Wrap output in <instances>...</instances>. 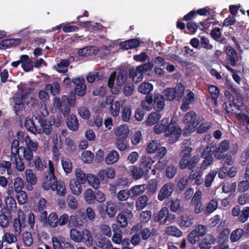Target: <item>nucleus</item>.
<instances>
[{
	"label": "nucleus",
	"mask_w": 249,
	"mask_h": 249,
	"mask_svg": "<svg viewBox=\"0 0 249 249\" xmlns=\"http://www.w3.org/2000/svg\"><path fill=\"white\" fill-rule=\"evenodd\" d=\"M133 216V213L130 210L123 212L122 213H119L117 216V223L115 225L118 226L117 228H125L128 225V219H131Z\"/></svg>",
	"instance_id": "nucleus-11"
},
{
	"label": "nucleus",
	"mask_w": 249,
	"mask_h": 249,
	"mask_svg": "<svg viewBox=\"0 0 249 249\" xmlns=\"http://www.w3.org/2000/svg\"><path fill=\"white\" fill-rule=\"evenodd\" d=\"M126 139L120 137L117 138L116 145L119 150L124 151L129 147Z\"/></svg>",
	"instance_id": "nucleus-50"
},
{
	"label": "nucleus",
	"mask_w": 249,
	"mask_h": 249,
	"mask_svg": "<svg viewBox=\"0 0 249 249\" xmlns=\"http://www.w3.org/2000/svg\"><path fill=\"white\" fill-rule=\"evenodd\" d=\"M46 89H50L53 95L58 94L60 91V85L57 82H53L52 84H48L45 86Z\"/></svg>",
	"instance_id": "nucleus-48"
},
{
	"label": "nucleus",
	"mask_w": 249,
	"mask_h": 249,
	"mask_svg": "<svg viewBox=\"0 0 249 249\" xmlns=\"http://www.w3.org/2000/svg\"><path fill=\"white\" fill-rule=\"evenodd\" d=\"M169 216V210L167 207L162 208L159 213L154 214L153 220L155 222H159L160 224H164L167 220L170 219Z\"/></svg>",
	"instance_id": "nucleus-16"
},
{
	"label": "nucleus",
	"mask_w": 249,
	"mask_h": 249,
	"mask_svg": "<svg viewBox=\"0 0 249 249\" xmlns=\"http://www.w3.org/2000/svg\"><path fill=\"white\" fill-rule=\"evenodd\" d=\"M118 226L115 224H112L113 231L114 233L112 236V241L116 244H119L122 242V232L120 228H116Z\"/></svg>",
	"instance_id": "nucleus-43"
},
{
	"label": "nucleus",
	"mask_w": 249,
	"mask_h": 249,
	"mask_svg": "<svg viewBox=\"0 0 249 249\" xmlns=\"http://www.w3.org/2000/svg\"><path fill=\"white\" fill-rule=\"evenodd\" d=\"M101 180H104L107 178H112L115 175L114 169L113 168H107L105 169L101 170L98 172V174Z\"/></svg>",
	"instance_id": "nucleus-29"
},
{
	"label": "nucleus",
	"mask_w": 249,
	"mask_h": 249,
	"mask_svg": "<svg viewBox=\"0 0 249 249\" xmlns=\"http://www.w3.org/2000/svg\"><path fill=\"white\" fill-rule=\"evenodd\" d=\"M119 158L118 152L114 150L110 151L105 158V162L107 164H112L117 162Z\"/></svg>",
	"instance_id": "nucleus-36"
},
{
	"label": "nucleus",
	"mask_w": 249,
	"mask_h": 249,
	"mask_svg": "<svg viewBox=\"0 0 249 249\" xmlns=\"http://www.w3.org/2000/svg\"><path fill=\"white\" fill-rule=\"evenodd\" d=\"M94 157V154L89 151H85L83 152L81 156L82 160L85 163H90Z\"/></svg>",
	"instance_id": "nucleus-63"
},
{
	"label": "nucleus",
	"mask_w": 249,
	"mask_h": 249,
	"mask_svg": "<svg viewBox=\"0 0 249 249\" xmlns=\"http://www.w3.org/2000/svg\"><path fill=\"white\" fill-rule=\"evenodd\" d=\"M98 53H99L100 57L103 59L109 53L110 50L106 46H103L98 49H96V48H95V49H93V53L94 54H96Z\"/></svg>",
	"instance_id": "nucleus-46"
},
{
	"label": "nucleus",
	"mask_w": 249,
	"mask_h": 249,
	"mask_svg": "<svg viewBox=\"0 0 249 249\" xmlns=\"http://www.w3.org/2000/svg\"><path fill=\"white\" fill-rule=\"evenodd\" d=\"M217 200L215 199H212L206 207L205 211L207 213H211L217 209Z\"/></svg>",
	"instance_id": "nucleus-64"
},
{
	"label": "nucleus",
	"mask_w": 249,
	"mask_h": 249,
	"mask_svg": "<svg viewBox=\"0 0 249 249\" xmlns=\"http://www.w3.org/2000/svg\"><path fill=\"white\" fill-rule=\"evenodd\" d=\"M199 161V157L198 155H195L190 160L182 158L179 162V166L181 169L187 168L189 170H193Z\"/></svg>",
	"instance_id": "nucleus-15"
},
{
	"label": "nucleus",
	"mask_w": 249,
	"mask_h": 249,
	"mask_svg": "<svg viewBox=\"0 0 249 249\" xmlns=\"http://www.w3.org/2000/svg\"><path fill=\"white\" fill-rule=\"evenodd\" d=\"M143 73V71H139L137 67L135 69H132L130 70L129 75V77L132 78L134 82L138 83L142 79Z\"/></svg>",
	"instance_id": "nucleus-33"
},
{
	"label": "nucleus",
	"mask_w": 249,
	"mask_h": 249,
	"mask_svg": "<svg viewBox=\"0 0 249 249\" xmlns=\"http://www.w3.org/2000/svg\"><path fill=\"white\" fill-rule=\"evenodd\" d=\"M129 133V128L126 124L119 126L115 132V135L117 137L122 138H127Z\"/></svg>",
	"instance_id": "nucleus-38"
},
{
	"label": "nucleus",
	"mask_w": 249,
	"mask_h": 249,
	"mask_svg": "<svg viewBox=\"0 0 249 249\" xmlns=\"http://www.w3.org/2000/svg\"><path fill=\"white\" fill-rule=\"evenodd\" d=\"M106 205V211L107 215L109 217H114L117 212L116 205L111 201H107Z\"/></svg>",
	"instance_id": "nucleus-39"
},
{
	"label": "nucleus",
	"mask_w": 249,
	"mask_h": 249,
	"mask_svg": "<svg viewBox=\"0 0 249 249\" xmlns=\"http://www.w3.org/2000/svg\"><path fill=\"white\" fill-rule=\"evenodd\" d=\"M96 245L101 249H112L111 242L105 237H99L96 242Z\"/></svg>",
	"instance_id": "nucleus-34"
},
{
	"label": "nucleus",
	"mask_w": 249,
	"mask_h": 249,
	"mask_svg": "<svg viewBox=\"0 0 249 249\" xmlns=\"http://www.w3.org/2000/svg\"><path fill=\"white\" fill-rule=\"evenodd\" d=\"M165 100L171 101V88L165 89L162 92V94H155L154 103H153V106L155 109L158 112L162 110L165 105Z\"/></svg>",
	"instance_id": "nucleus-3"
},
{
	"label": "nucleus",
	"mask_w": 249,
	"mask_h": 249,
	"mask_svg": "<svg viewBox=\"0 0 249 249\" xmlns=\"http://www.w3.org/2000/svg\"><path fill=\"white\" fill-rule=\"evenodd\" d=\"M27 135H28L22 131H18L17 133L16 139L13 141L11 144V153L13 157L18 155L19 143H23L26 142Z\"/></svg>",
	"instance_id": "nucleus-8"
},
{
	"label": "nucleus",
	"mask_w": 249,
	"mask_h": 249,
	"mask_svg": "<svg viewBox=\"0 0 249 249\" xmlns=\"http://www.w3.org/2000/svg\"><path fill=\"white\" fill-rule=\"evenodd\" d=\"M56 103L57 107L61 110L64 115H66L70 112V107L74 106L75 100L74 97L72 96L71 97L67 96H63L62 100L60 101L59 99H57Z\"/></svg>",
	"instance_id": "nucleus-5"
},
{
	"label": "nucleus",
	"mask_w": 249,
	"mask_h": 249,
	"mask_svg": "<svg viewBox=\"0 0 249 249\" xmlns=\"http://www.w3.org/2000/svg\"><path fill=\"white\" fill-rule=\"evenodd\" d=\"M27 140L25 146L21 145L18 147L23 154V157L26 160H31L33 157V153L36 151L38 147V142L32 140L29 135H27Z\"/></svg>",
	"instance_id": "nucleus-4"
},
{
	"label": "nucleus",
	"mask_w": 249,
	"mask_h": 249,
	"mask_svg": "<svg viewBox=\"0 0 249 249\" xmlns=\"http://www.w3.org/2000/svg\"><path fill=\"white\" fill-rule=\"evenodd\" d=\"M148 198L146 195L140 196L136 201V207L137 210L144 209L148 204Z\"/></svg>",
	"instance_id": "nucleus-42"
},
{
	"label": "nucleus",
	"mask_w": 249,
	"mask_h": 249,
	"mask_svg": "<svg viewBox=\"0 0 249 249\" xmlns=\"http://www.w3.org/2000/svg\"><path fill=\"white\" fill-rule=\"evenodd\" d=\"M160 146V143H158V141H152L147 146L146 151L147 153L150 154L154 153L158 149Z\"/></svg>",
	"instance_id": "nucleus-59"
},
{
	"label": "nucleus",
	"mask_w": 249,
	"mask_h": 249,
	"mask_svg": "<svg viewBox=\"0 0 249 249\" xmlns=\"http://www.w3.org/2000/svg\"><path fill=\"white\" fill-rule=\"evenodd\" d=\"M120 109V103L118 101H114L109 107L110 114L116 117L119 115Z\"/></svg>",
	"instance_id": "nucleus-54"
},
{
	"label": "nucleus",
	"mask_w": 249,
	"mask_h": 249,
	"mask_svg": "<svg viewBox=\"0 0 249 249\" xmlns=\"http://www.w3.org/2000/svg\"><path fill=\"white\" fill-rule=\"evenodd\" d=\"M92 93L94 96H99L101 97H104L107 94V87L106 86H100L94 88L93 89Z\"/></svg>",
	"instance_id": "nucleus-60"
},
{
	"label": "nucleus",
	"mask_w": 249,
	"mask_h": 249,
	"mask_svg": "<svg viewBox=\"0 0 249 249\" xmlns=\"http://www.w3.org/2000/svg\"><path fill=\"white\" fill-rule=\"evenodd\" d=\"M194 217L191 215L184 214L178 219V223L182 227H188L194 223Z\"/></svg>",
	"instance_id": "nucleus-28"
},
{
	"label": "nucleus",
	"mask_w": 249,
	"mask_h": 249,
	"mask_svg": "<svg viewBox=\"0 0 249 249\" xmlns=\"http://www.w3.org/2000/svg\"><path fill=\"white\" fill-rule=\"evenodd\" d=\"M76 178L81 183L85 184L87 181V175L80 168L76 169L75 170Z\"/></svg>",
	"instance_id": "nucleus-57"
},
{
	"label": "nucleus",
	"mask_w": 249,
	"mask_h": 249,
	"mask_svg": "<svg viewBox=\"0 0 249 249\" xmlns=\"http://www.w3.org/2000/svg\"><path fill=\"white\" fill-rule=\"evenodd\" d=\"M215 242V238L211 234H208L201 241L200 247L202 249H210L211 245Z\"/></svg>",
	"instance_id": "nucleus-32"
},
{
	"label": "nucleus",
	"mask_w": 249,
	"mask_h": 249,
	"mask_svg": "<svg viewBox=\"0 0 249 249\" xmlns=\"http://www.w3.org/2000/svg\"><path fill=\"white\" fill-rule=\"evenodd\" d=\"M66 123L68 128L71 131H76L79 128L78 120L74 115H68Z\"/></svg>",
	"instance_id": "nucleus-20"
},
{
	"label": "nucleus",
	"mask_w": 249,
	"mask_h": 249,
	"mask_svg": "<svg viewBox=\"0 0 249 249\" xmlns=\"http://www.w3.org/2000/svg\"><path fill=\"white\" fill-rule=\"evenodd\" d=\"M28 161V165L31 167H35L38 171H42L44 167L42 160L38 156H35L34 158L33 157L31 160H26Z\"/></svg>",
	"instance_id": "nucleus-23"
},
{
	"label": "nucleus",
	"mask_w": 249,
	"mask_h": 249,
	"mask_svg": "<svg viewBox=\"0 0 249 249\" xmlns=\"http://www.w3.org/2000/svg\"><path fill=\"white\" fill-rule=\"evenodd\" d=\"M196 102V98L194 94L189 91L187 95L183 99L181 109L186 111L190 108V105L193 104Z\"/></svg>",
	"instance_id": "nucleus-18"
},
{
	"label": "nucleus",
	"mask_w": 249,
	"mask_h": 249,
	"mask_svg": "<svg viewBox=\"0 0 249 249\" xmlns=\"http://www.w3.org/2000/svg\"><path fill=\"white\" fill-rule=\"evenodd\" d=\"M42 186L44 190L51 189L53 191H56L57 194L61 196H64L66 193L64 182L63 181H58L55 175H46Z\"/></svg>",
	"instance_id": "nucleus-2"
},
{
	"label": "nucleus",
	"mask_w": 249,
	"mask_h": 249,
	"mask_svg": "<svg viewBox=\"0 0 249 249\" xmlns=\"http://www.w3.org/2000/svg\"><path fill=\"white\" fill-rule=\"evenodd\" d=\"M130 172L133 178L135 179H139L142 177L145 178V174L143 170L139 166L137 167L135 165H132L129 168Z\"/></svg>",
	"instance_id": "nucleus-35"
},
{
	"label": "nucleus",
	"mask_w": 249,
	"mask_h": 249,
	"mask_svg": "<svg viewBox=\"0 0 249 249\" xmlns=\"http://www.w3.org/2000/svg\"><path fill=\"white\" fill-rule=\"evenodd\" d=\"M154 162V160L149 156H142V157L139 166L144 172L145 178H149L150 170L151 169Z\"/></svg>",
	"instance_id": "nucleus-12"
},
{
	"label": "nucleus",
	"mask_w": 249,
	"mask_h": 249,
	"mask_svg": "<svg viewBox=\"0 0 249 249\" xmlns=\"http://www.w3.org/2000/svg\"><path fill=\"white\" fill-rule=\"evenodd\" d=\"M70 237L75 243H81L82 241L80 231L75 229H72L70 230Z\"/></svg>",
	"instance_id": "nucleus-53"
},
{
	"label": "nucleus",
	"mask_w": 249,
	"mask_h": 249,
	"mask_svg": "<svg viewBox=\"0 0 249 249\" xmlns=\"http://www.w3.org/2000/svg\"><path fill=\"white\" fill-rule=\"evenodd\" d=\"M47 222L49 225L52 228H55L58 224V218L56 213H51L48 217Z\"/></svg>",
	"instance_id": "nucleus-55"
},
{
	"label": "nucleus",
	"mask_w": 249,
	"mask_h": 249,
	"mask_svg": "<svg viewBox=\"0 0 249 249\" xmlns=\"http://www.w3.org/2000/svg\"><path fill=\"white\" fill-rule=\"evenodd\" d=\"M26 226V215L23 212L18 213L17 217L14 219L13 227L16 232L20 234L21 230Z\"/></svg>",
	"instance_id": "nucleus-14"
},
{
	"label": "nucleus",
	"mask_w": 249,
	"mask_h": 249,
	"mask_svg": "<svg viewBox=\"0 0 249 249\" xmlns=\"http://www.w3.org/2000/svg\"><path fill=\"white\" fill-rule=\"evenodd\" d=\"M29 93V89H28L27 91H25L24 89H23L20 93H17L13 98L15 104L25 105L27 96Z\"/></svg>",
	"instance_id": "nucleus-30"
},
{
	"label": "nucleus",
	"mask_w": 249,
	"mask_h": 249,
	"mask_svg": "<svg viewBox=\"0 0 249 249\" xmlns=\"http://www.w3.org/2000/svg\"><path fill=\"white\" fill-rule=\"evenodd\" d=\"M132 230L136 232H140V234L143 240H147L150 238H154L157 234V230L152 228L151 230L148 227L142 228V223H138L134 225Z\"/></svg>",
	"instance_id": "nucleus-7"
},
{
	"label": "nucleus",
	"mask_w": 249,
	"mask_h": 249,
	"mask_svg": "<svg viewBox=\"0 0 249 249\" xmlns=\"http://www.w3.org/2000/svg\"><path fill=\"white\" fill-rule=\"evenodd\" d=\"M27 181L31 185H35L36 183V178L31 169H27L25 171Z\"/></svg>",
	"instance_id": "nucleus-58"
},
{
	"label": "nucleus",
	"mask_w": 249,
	"mask_h": 249,
	"mask_svg": "<svg viewBox=\"0 0 249 249\" xmlns=\"http://www.w3.org/2000/svg\"><path fill=\"white\" fill-rule=\"evenodd\" d=\"M84 198L86 202L89 204H93L95 202V195L91 189H88L84 192Z\"/></svg>",
	"instance_id": "nucleus-52"
},
{
	"label": "nucleus",
	"mask_w": 249,
	"mask_h": 249,
	"mask_svg": "<svg viewBox=\"0 0 249 249\" xmlns=\"http://www.w3.org/2000/svg\"><path fill=\"white\" fill-rule=\"evenodd\" d=\"M153 89V86L152 84L146 82L141 83L140 85L138 91L144 94H148Z\"/></svg>",
	"instance_id": "nucleus-44"
},
{
	"label": "nucleus",
	"mask_w": 249,
	"mask_h": 249,
	"mask_svg": "<svg viewBox=\"0 0 249 249\" xmlns=\"http://www.w3.org/2000/svg\"><path fill=\"white\" fill-rule=\"evenodd\" d=\"M140 43L139 39L137 38H132L124 41L120 44V46L122 49L128 50L130 49L135 48L139 46Z\"/></svg>",
	"instance_id": "nucleus-26"
},
{
	"label": "nucleus",
	"mask_w": 249,
	"mask_h": 249,
	"mask_svg": "<svg viewBox=\"0 0 249 249\" xmlns=\"http://www.w3.org/2000/svg\"><path fill=\"white\" fill-rule=\"evenodd\" d=\"M231 214L233 216H237L240 222L244 223L249 218V207H245L241 210L240 207L236 205L232 209Z\"/></svg>",
	"instance_id": "nucleus-10"
},
{
	"label": "nucleus",
	"mask_w": 249,
	"mask_h": 249,
	"mask_svg": "<svg viewBox=\"0 0 249 249\" xmlns=\"http://www.w3.org/2000/svg\"><path fill=\"white\" fill-rule=\"evenodd\" d=\"M183 123L187 125L185 127V130L186 133H190L195 130L199 122L196 118V113L191 111L186 113L183 119Z\"/></svg>",
	"instance_id": "nucleus-6"
},
{
	"label": "nucleus",
	"mask_w": 249,
	"mask_h": 249,
	"mask_svg": "<svg viewBox=\"0 0 249 249\" xmlns=\"http://www.w3.org/2000/svg\"><path fill=\"white\" fill-rule=\"evenodd\" d=\"M70 65V61L67 59H61V61L54 66L56 70L59 73H65L68 71V67Z\"/></svg>",
	"instance_id": "nucleus-37"
},
{
	"label": "nucleus",
	"mask_w": 249,
	"mask_h": 249,
	"mask_svg": "<svg viewBox=\"0 0 249 249\" xmlns=\"http://www.w3.org/2000/svg\"><path fill=\"white\" fill-rule=\"evenodd\" d=\"M245 231L241 228L237 229L233 231L231 234L230 240L232 242L239 240L243 236Z\"/></svg>",
	"instance_id": "nucleus-45"
},
{
	"label": "nucleus",
	"mask_w": 249,
	"mask_h": 249,
	"mask_svg": "<svg viewBox=\"0 0 249 249\" xmlns=\"http://www.w3.org/2000/svg\"><path fill=\"white\" fill-rule=\"evenodd\" d=\"M62 117L61 114L57 115L55 117L52 115L49 120L40 115H34L32 118L26 119L24 125L26 129L31 133L36 134H45L50 135L53 131L54 125L55 127H59L62 124Z\"/></svg>",
	"instance_id": "nucleus-1"
},
{
	"label": "nucleus",
	"mask_w": 249,
	"mask_h": 249,
	"mask_svg": "<svg viewBox=\"0 0 249 249\" xmlns=\"http://www.w3.org/2000/svg\"><path fill=\"white\" fill-rule=\"evenodd\" d=\"M207 229L203 225H198L195 230H193L189 235L188 240L191 244H195L199 240V237L205 235Z\"/></svg>",
	"instance_id": "nucleus-9"
},
{
	"label": "nucleus",
	"mask_w": 249,
	"mask_h": 249,
	"mask_svg": "<svg viewBox=\"0 0 249 249\" xmlns=\"http://www.w3.org/2000/svg\"><path fill=\"white\" fill-rule=\"evenodd\" d=\"M227 60L231 66H234L237 60V55L236 51L231 46L226 47Z\"/></svg>",
	"instance_id": "nucleus-19"
},
{
	"label": "nucleus",
	"mask_w": 249,
	"mask_h": 249,
	"mask_svg": "<svg viewBox=\"0 0 249 249\" xmlns=\"http://www.w3.org/2000/svg\"><path fill=\"white\" fill-rule=\"evenodd\" d=\"M21 43V40L19 38H10L3 39L0 42V46L3 48H9L13 46L18 45Z\"/></svg>",
	"instance_id": "nucleus-31"
},
{
	"label": "nucleus",
	"mask_w": 249,
	"mask_h": 249,
	"mask_svg": "<svg viewBox=\"0 0 249 249\" xmlns=\"http://www.w3.org/2000/svg\"><path fill=\"white\" fill-rule=\"evenodd\" d=\"M132 113L131 106H125L122 111V119L123 121L127 122L129 121Z\"/></svg>",
	"instance_id": "nucleus-49"
},
{
	"label": "nucleus",
	"mask_w": 249,
	"mask_h": 249,
	"mask_svg": "<svg viewBox=\"0 0 249 249\" xmlns=\"http://www.w3.org/2000/svg\"><path fill=\"white\" fill-rule=\"evenodd\" d=\"M87 181L93 188L97 189L99 188L100 180L96 176L91 174H87Z\"/></svg>",
	"instance_id": "nucleus-40"
},
{
	"label": "nucleus",
	"mask_w": 249,
	"mask_h": 249,
	"mask_svg": "<svg viewBox=\"0 0 249 249\" xmlns=\"http://www.w3.org/2000/svg\"><path fill=\"white\" fill-rule=\"evenodd\" d=\"M145 191V188L143 185H135L132 187L129 190V195L131 197H136L141 195Z\"/></svg>",
	"instance_id": "nucleus-41"
},
{
	"label": "nucleus",
	"mask_w": 249,
	"mask_h": 249,
	"mask_svg": "<svg viewBox=\"0 0 249 249\" xmlns=\"http://www.w3.org/2000/svg\"><path fill=\"white\" fill-rule=\"evenodd\" d=\"M230 147V142L228 140H224L221 142L218 145V147L214 151L215 158L221 159L223 155V153L227 151Z\"/></svg>",
	"instance_id": "nucleus-17"
},
{
	"label": "nucleus",
	"mask_w": 249,
	"mask_h": 249,
	"mask_svg": "<svg viewBox=\"0 0 249 249\" xmlns=\"http://www.w3.org/2000/svg\"><path fill=\"white\" fill-rule=\"evenodd\" d=\"M62 166L64 171L66 173H70L72 170V163L68 158L63 159L62 161Z\"/></svg>",
	"instance_id": "nucleus-61"
},
{
	"label": "nucleus",
	"mask_w": 249,
	"mask_h": 249,
	"mask_svg": "<svg viewBox=\"0 0 249 249\" xmlns=\"http://www.w3.org/2000/svg\"><path fill=\"white\" fill-rule=\"evenodd\" d=\"M53 249H64V243L66 242L58 239L56 237H53L52 239Z\"/></svg>",
	"instance_id": "nucleus-62"
},
{
	"label": "nucleus",
	"mask_w": 249,
	"mask_h": 249,
	"mask_svg": "<svg viewBox=\"0 0 249 249\" xmlns=\"http://www.w3.org/2000/svg\"><path fill=\"white\" fill-rule=\"evenodd\" d=\"M160 114L159 112H152L148 116L146 121L147 123L150 126L153 125L160 120Z\"/></svg>",
	"instance_id": "nucleus-47"
},
{
	"label": "nucleus",
	"mask_w": 249,
	"mask_h": 249,
	"mask_svg": "<svg viewBox=\"0 0 249 249\" xmlns=\"http://www.w3.org/2000/svg\"><path fill=\"white\" fill-rule=\"evenodd\" d=\"M217 172L214 170H211L206 176L205 180V186L209 187L213 182Z\"/></svg>",
	"instance_id": "nucleus-56"
},
{
	"label": "nucleus",
	"mask_w": 249,
	"mask_h": 249,
	"mask_svg": "<svg viewBox=\"0 0 249 249\" xmlns=\"http://www.w3.org/2000/svg\"><path fill=\"white\" fill-rule=\"evenodd\" d=\"M171 184L170 183L165 184L160 190L158 198L160 201H162L164 199L168 198L171 195Z\"/></svg>",
	"instance_id": "nucleus-22"
},
{
	"label": "nucleus",
	"mask_w": 249,
	"mask_h": 249,
	"mask_svg": "<svg viewBox=\"0 0 249 249\" xmlns=\"http://www.w3.org/2000/svg\"><path fill=\"white\" fill-rule=\"evenodd\" d=\"M72 82L75 85L74 91L75 94L79 96H84L87 91V86L85 84L84 78L83 77L73 78Z\"/></svg>",
	"instance_id": "nucleus-13"
},
{
	"label": "nucleus",
	"mask_w": 249,
	"mask_h": 249,
	"mask_svg": "<svg viewBox=\"0 0 249 249\" xmlns=\"http://www.w3.org/2000/svg\"><path fill=\"white\" fill-rule=\"evenodd\" d=\"M82 183L74 178L71 179L70 182V187L71 192L75 195H79L82 192Z\"/></svg>",
	"instance_id": "nucleus-24"
},
{
	"label": "nucleus",
	"mask_w": 249,
	"mask_h": 249,
	"mask_svg": "<svg viewBox=\"0 0 249 249\" xmlns=\"http://www.w3.org/2000/svg\"><path fill=\"white\" fill-rule=\"evenodd\" d=\"M185 89L184 86L180 83L177 84L174 90V98L179 99L182 96Z\"/></svg>",
	"instance_id": "nucleus-51"
},
{
	"label": "nucleus",
	"mask_w": 249,
	"mask_h": 249,
	"mask_svg": "<svg viewBox=\"0 0 249 249\" xmlns=\"http://www.w3.org/2000/svg\"><path fill=\"white\" fill-rule=\"evenodd\" d=\"M81 237V242L83 243L86 246L90 247L92 246L93 237L89 230L84 229L82 231Z\"/></svg>",
	"instance_id": "nucleus-21"
},
{
	"label": "nucleus",
	"mask_w": 249,
	"mask_h": 249,
	"mask_svg": "<svg viewBox=\"0 0 249 249\" xmlns=\"http://www.w3.org/2000/svg\"><path fill=\"white\" fill-rule=\"evenodd\" d=\"M128 77V72L125 69L119 70L116 76V86L121 87L126 81Z\"/></svg>",
	"instance_id": "nucleus-27"
},
{
	"label": "nucleus",
	"mask_w": 249,
	"mask_h": 249,
	"mask_svg": "<svg viewBox=\"0 0 249 249\" xmlns=\"http://www.w3.org/2000/svg\"><path fill=\"white\" fill-rule=\"evenodd\" d=\"M20 58L22 59L21 67L25 71L29 72L33 71V66L32 61L28 55H21Z\"/></svg>",
	"instance_id": "nucleus-25"
}]
</instances>
